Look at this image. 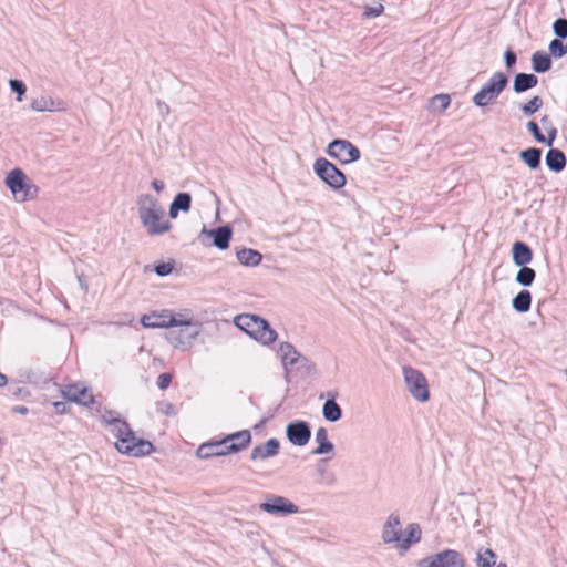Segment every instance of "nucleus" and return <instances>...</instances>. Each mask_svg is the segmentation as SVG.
Masks as SVG:
<instances>
[{
	"label": "nucleus",
	"instance_id": "1",
	"mask_svg": "<svg viewBox=\"0 0 567 567\" xmlns=\"http://www.w3.org/2000/svg\"><path fill=\"white\" fill-rule=\"evenodd\" d=\"M106 423L111 426V432L116 439L115 449L118 453L131 457H143L154 452L153 443L137 436L126 421L112 419Z\"/></svg>",
	"mask_w": 567,
	"mask_h": 567
},
{
	"label": "nucleus",
	"instance_id": "2",
	"mask_svg": "<svg viewBox=\"0 0 567 567\" xmlns=\"http://www.w3.org/2000/svg\"><path fill=\"white\" fill-rule=\"evenodd\" d=\"M422 530L419 524H409L402 534L400 518L396 514H391L384 524L382 538L384 543H395L396 547L406 551L411 545L421 540Z\"/></svg>",
	"mask_w": 567,
	"mask_h": 567
},
{
	"label": "nucleus",
	"instance_id": "3",
	"mask_svg": "<svg viewBox=\"0 0 567 567\" xmlns=\"http://www.w3.org/2000/svg\"><path fill=\"white\" fill-rule=\"evenodd\" d=\"M138 216L150 235H161L171 229V224L165 218V212L150 195L140 199Z\"/></svg>",
	"mask_w": 567,
	"mask_h": 567
},
{
	"label": "nucleus",
	"instance_id": "4",
	"mask_svg": "<svg viewBox=\"0 0 567 567\" xmlns=\"http://www.w3.org/2000/svg\"><path fill=\"white\" fill-rule=\"evenodd\" d=\"M236 326L254 338L256 341L268 346L276 341L277 332L269 323L255 315L244 313L235 318Z\"/></svg>",
	"mask_w": 567,
	"mask_h": 567
},
{
	"label": "nucleus",
	"instance_id": "5",
	"mask_svg": "<svg viewBox=\"0 0 567 567\" xmlns=\"http://www.w3.org/2000/svg\"><path fill=\"white\" fill-rule=\"evenodd\" d=\"M141 324L147 329L190 326L192 319L184 315H174L172 310L151 311L141 317Z\"/></svg>",
	"mask_w": 567,
	"mask_h": 567
},
{
	"label": "nucleus",
	"instance_id": "6",
	"mask_svg": "<svg viewBox=\"0 0 567 567\" xmlns=\"http://www.w3.org/2000/svg\"><path fill=\"white\" fill-rule=\"evenodd\" d=\"M6 185L17 202L33 199L39 192V188L28 179L20 168H14L7 175Z\"/></svg>",
	"mask_w": 567,
	"mask_h": 567
},
{
	"label": "nucleus",
	"instance_id": "7",
	"mask_svg": "<svg viewBox=\"0 0 567 567\" xmlns=\"http://www.w3.org/2000/svg\"><path fill=\"white\" fill-rule=\"evenodd\" d=\"M507 78L503 72H496L487 83L473 96V102L477 106H486L493 103L507 85Z\"/></svg>",
	"mask_w": 567,
	"mask_h": 567
},
{
	"label": "nucleus",
	"instance_id": "8",
	"mask_svg": "<svg viewBox=\"0 0 567 567\" xmlns=\"http://www.w3.org/2000/svg\"><path fill=\"white\" fill-rule=\"evenodd\" d=\"M403 375L412 396L420 402L429 401L430 391L424 374L414 368L406 367L403 369Z\"/></svg>",
	"mask_w": 567,
	"mask_h": 567
},
{
	"label": "nucleus",
	"instance_id": "9",
	"mask_svg": "<svg viewBox=\"0 0 567 567\" xmlns=\"http://www.w3.org/2000/svg\"><path fill=\"white\" fill-rule=\"evenodd\" d=\"M315 171L317 175L332 188L339 189L346 184L344 174L326 158L316 161Z\"/></svg>",
	"mask_w": 567,
	"mask_h": 567
},
{
	"label": "nucleus",
	"instance_id": "10",
	"mask_svg": "<svg viewBox=\"0 0 567 567\" xmlns=\"http://www.w3.org/2000/svg\"><path fill=\"white\" fill-rule=\"evenodd\" d=\"M328 154L342 164L352 163L360 157L359 148L347 140L331 142L328 146Z\"/></svg>",
	"mask_w": 567,
	"mask_h": 567
},
{
	"label": "nucleus",
	"instance_id": "11",
	"mask_svg": "<svg viewBox=\"0 0 567 567\" xmlns=\"http://www.w3.org/2000/svg\"><path fill=\"white\" fill-rule=\"evenodd\" d=\"M62 396L70 401L82 405H91L94 402V396L89 388L81 383H73L64 385L61 390Z\"/></svg>",
	"mask_w": 567,
	"mask_h": 567
},
{
	"label": "nucleus",
	"instance_id": "12",
	"mask_svg": "<svg viewBox=\"0 0 567 567\" xmlns=\"http://www.w3.org/2000/svg\"><path fill=\"white\" fill-rule=\"evenodd\" d=\"M419 565L421 567H464V559L455 550H445L431 559L421 560Z\"/></svg>",
	"mask_w": 567,
	"mask_h": 567
},
{
	"label": "nucleus",
	"instance_id": "13",
	"mask_svg": "<svg viewBox=\"0 0 567 567\" xmlns=\"http://www.w3.org/2000/svg\"><path fill=\"white\" fill-rule=\"evenodd\" d=\"M260 509L269 514H295L298 512V507L289 499L282 496L271 495L267 502L260 504Z\"/></svg>",
	"mask_w": 567,
	"mask_h": 567
},
{
	"label": "nucleus",
	"instance_id": "14",
	"mask_svg": "<svg viewBox=\"0 0 567 567\" xmlns=\"http://www.w3.org/2000/svg\"><path fill=\"white\" fill-rule=\"evenodd\" d=\"M229 454H231V452L228 450L225 439L204 442L196 451L197 457L205 460L216 456H226Z\"/></svg>",
	"mask_w": 567,
	"mask_h": 567
},
{
	"label": "nucleus",
	"instance_id": "15",
	"mask_svg": "<svg viewBox=\"0 0 567 567\" xmlns=\"http://www.w3.org/2000/svg\"><path fill=\"white\" fill-rule=\"evenodd\" d=\"M286 433L288 440L297 446L306 445L311 437L310 427L305 421L289 423Z\"/></svg>",
	"mask_w": 567,
	"mask_h": 567
},
{
	"label": "nucleus",
	"instance_id": "16",
	"mask_svg": "<svg viewBox=\"0 0 567 567\" xmlns=\"http://www.w3.org/2000/svg\"><path fill=\"white\" fill-rule=\"evenodd\" d=\"M280 442L272 437L262 444L256 445L250 453V460L256 461H265L267 458L274 457L279 453Z\"/></svg>",
	"mask_w": 567,
	"mask_h": 567
},
{
	"label": "nucleus",
	"instance_id": "17",
	"mask_svg": "<svg viewBox=\"0 0 567 567\" xmlns=\"http://www.w3.org/2000/svg\"><path fill=\"white\" fill-rule=\"evenodd\" d=\"M231 454L247 449L251 443V433L249 430H241L224 437Z\"/></svg>",
	"mask_w": 567,
	"mask_h": 567
},
{
	"label": "nucleus",
	"instance_id": "18",
	"mask_svg": "<svg viewBox=\"0 0 567 567\" xmlns=\"http://www.w3.org/2000/svg\"><path fill=\"white\" fill-rule=\"evenodd\" d=\"M277 354L286 369L295 365L300 358V353L289 342H281L279 344Z\"/></svg>",
	"mask_w": 567,
	"mask_h": 567
},
{
	"label": "nucleus",
	"instance_id": "19",
	"mask_svg": "<svg viewBox=\"0 0 567 567\" xmlns=\"http://www.w3.org/2000/svg\"><path fill=\"white\" fill-rule=\"evenodd\" d=\"M513 260L517 266H526L533 260L532 249L522 241H516L512 247Z\"/></svg>",
	"mask_w": 567,
	"mask_h": 567
},
{
	"label": "nucleus",
	"instance_id": "20",
	"mask_svg": "<svg viewBox=\"0 0 567 567\" xmlns=\"http://www.w3.org/2000/svg\"><path fill=\"white\" fill-rule=\"evenodd\" d=\"M208 235L213 237L214 245L224 250L229 247V241L231 239L233 231L230 227L223 226L217 229H213L208 231Z\"/></svg>",
	"mask_w": 567,
	"mask_h": 567
},
{
	"label": "nucleus",
	"instance_id": "21",
	"mask_svg": "<svg viewBox=\"0 0 567 567\" xmlns=\"http://www.w3.org/2000/svg\"><path fill=\"white\" fill-rule=\"evenodd\" d=\"M547 166L555 172H560L566 166V156L558 148H550L546 155Z\"/></svg>",
	"mask_w": 567,
	"mask_h": 567
},
{
	"label": "nucleus",
	"instance_id": "22",
	"mask_svg": "<svg viewBox=\"0 0 567 567\" xmlns=\"http://www.w3.org/2000/svg\"><path fill=\"white\" fill-rule=\"evenodd\" d=\"M538 79L534 74L518 73L514 80V90L517 93L525 92L537 85Z\"/></svg>",
	"mask_w": 567,
	"mask_h": 567
},
{
	"label": "nucleus",
	"instance_id": "23",
	"mask_svg": "<svg viewBox=\"0 0 567 567\" xmlns=\"http://www.w3.org/2000/svg\"><path fill=\"white\" fill-rule=\"evenodd\" d=\"M190 196L186 193H179L174 198L169 207V215L172 218L177 216L179 209L187 212L190 207Z\"/></svg>",
	"mask_w": 567,
	"mask_h": 567
},
{
	"label": "nucleus",
	"instance_id": "24",
	"mask_svg": "<svg viewBox=\"0 0 567 567\" xmlns=\"http://www.w3.org/2000/svg\"><path fill=\"white\" fill-rule=\"evenodd\" d=\"M316 441L318 447L313 451L315 454H327L333 450L332 443L328 439V432L324 427H320L316 432Z\"/></svg>",
	"mask_w": 567,
	"mask_h": 567
},
{
	"label": "nucleus",
	"instance_id": "25",
	"mask_svg": "<svg viewBox=\"0 0 567 567\" xmlns=\"http://www.w3.org/2000/svg\"><path fill=\"white\" fill-rule=\"evenodd\" d=\"M532 63L533 69L539 73L548 71L551 66L550 56L542 51H537L533 54Z\"/></svg>",
	"mask_w": 567,
	"mask_h": 567
},
{
	"label": "nucleus",
	"instance_id": "26",
	"mask_svg": "<svg viewBox=\"0 0 567 567\" xmlns=\"http://www.w3.org/2000/svg\"><path fill=\"white\" fill-rule=\"evenodd\" d=\"M476 564L478 567H496L498 565L497 556L491 548L480 549Z\"/></svg>",
	"mask_w": 567,
	"mask_h": 567
},
{
	"label": "nucleus",
	"instance_id": "27",
	"mask_svg": "<svg viewBox=\"0 0 567 567\" xmlns=\"http://www.w3.org/2000/svg\"><path fill=\"white\" fill-rule=\"evenodd\" d=\"M237 258L245 266H256L261 261V255L258 251L246 248L237 252Z\"/></svg>",
	"mask_w": 567,
	"mask_h": 567
},
{
	"label": "nucleus",
	"instance_id": "28",
	"mask_svg": "<svg viewBox=\"0 0 567 567\" xmlns=\"http://www.w3.org/2000/svg\"><path fill=\"white\" fill-rule=\"evenodd\" d=\"M532 295L528 290H522L513 299V307L518 312H526L530 309Z\"/></svg>",
	"mask_w": 567,
	"mask_h": 567
},
{
	"label": "nucleus",
	"instance_id": "29",
	"mask_svg": "<svg viewBox=\"0 0 567 567\" xmlns=\"http://www.w3.org/2000/svg\"><path fill=\"white\" fill-rule=\"evenodd\" d=\"M322 412H323L324 419L330 422H336V421L340 420V417L342 415L341 409L334 400H328L323 404Z\"/></svg>",
	"mask_w": 567,
	"mask_h": 567
},
{
	"label": "nucleus",
	"instance_id": "30",
	"mask_svg": "<svg viewBox=\"0 0 567 567\" xmlns=\"http://www.w3.org/2000/svg\"><path fill=\"white\" fill-rule=\"evenodd\" d=\"M540 151L535 147L527 148L520 153V157L532 169L539 166L540 163Z\"/></svg>",
	"mask_w": 567,
	"mask_h": 567
},
{
	"label": "nucleus",
	"instance_id": "31",
	"mask_svg": "<svg viewBox=\"0 0 567 567\" xmlns=\"http://www.w3.org/2000/svg\"><path fill=\"white\" fill-rule=\"evenodd\" d=\"M31 107L38 112H53L56 110L54 101L44 96L34 99L31 103Z\"/></svg>",
	"mask_w": 567,
	"mask_h": 567
},
{
	"label": "nucleus",
	"instance_id": "32",
	"mask_svg": "<svg viewBox=\"0 0 567 567\" xmlns=\"http://www.w3.org/2000/svg\"><path fill=\"white\" fill-rule=\"evenodd\" d=\"M540 122H542V125L544 127V130L546 131L547 135H546V144L548 146H551L556 136H557V128L555 127V125L553 124L550 117L548 115H544L542 118H540Z\"/></svg>",
	"mask_w": 567,
	"mask_h": 567
},
{
	"label": "nucleus",
	"instance_id": "33",
	"mask_svg": "<svg viewBox=\"0 0 567 567\" xmlns=\"http://www.w3.org/2000/svg\"><path fill=\"white\" fill-rule=\"evenodd\" d=\"M522 268L516 275V280L523 286H530L535 280L536 272L534 269L527 266H520Z\"/></svg>",
	"mask_w": 567,
	"mask_h": 567
},
{
	"label": "nucleus",
	"instance_id": "34",
	"mask_svg": "<svg viewBox=\"0 0 567 567\" xmlns=\"http://www.w3.org/2000/svg\"><path fill=\"white\" fill-rule=\"evenodd\" d=\"M544 101L540 96L536 95L533 99H530L527 103L523 104L520 110L526 115H532L536 113L540 107L543 106Z\"/></svg>",
	"mask_w": 567,
	"mask_h": 567
},
{
	"label": "nucleus",
	"instance_id": "35",
	"mask_svg": "<svg viewBox=\"0 0 567 567\" xmlns=\"http://www.w3.org/2000/svg\"><path fill=\"white\" fill-rule=\"evenodd\" d=\"M549 51L554 58H561L567 53V45L563 41L555 39L549 43Z\"/></svg>",
	"mask_w": 567,
	"mask_h": 567
},
{
	"label": "nucleus",
	"instance_id": "36",
	"mask_svg": "<svg viewBox=\"0 0 567 567\" xmlns=\"http://www.w3.org/2000/svg\"><path fill=\"white\" fill-rule=\"evenodd\" d=\"M431 103L433 105L439 103L437 110L440 112H443L450 106L451 97L449 94H445V93L436 94L432 97Z\"/></svg>",
	"mask_w": 567,
	"mask_h": 567
},
{
	"label": "nucleus",
	"instance_id": "37",
	"mask_svg": "<svg viewBox=\"0 0 567 567\" xmlns=\"http://www.w3.org/2000/svg\"><path fill=\"white\" fill-rule=\"evenodd\" d=\"M527 130L532 133L537 142L546 143V136L540 132L539 126L535 121L527 123Z\"/></svg>",
	"mask_w": 567,
	"mask_h": 567
},
{
	"label": "nucleus",
	"instance_id": "38",
	"mask_svg": "<svg viewBox=\"0 0 567 567\" xmlns=\"http://www.w3.org/2000/svg\"><path fill=\"white\" fill-rule=\"evenodd\" d=\"M554 32L559 38H566L567 37V20L566 19H558L554 22Z\"/></svg>",
	"mask_w": 567,
	"mask_h": 567
},
{
	"label": "nucleus",
	"instance_id": "39",
	"mask_svg": "<svg viewBox=\"0 0 567 567\" xmlns=\"http://www.w3.org/2000/svg\"><path fill=\"white\" fill-rule=\"evenodd\" d=\"M10 86H11L12 91L18 93L17 100L22 101V96L25 93V85L19 80H11Z\"/></svg>",
	"mask_w": 567,
	"mask_h": 567
},
{
	"label": "nucleus",
	"instance_id": "40",
	"mask_svg": "<svg viewBox=\"0 0 567 567\" xmlns=\"http://www.w3.org/2000/svg\"><path fill=\"white\" fill-rule=\"evenodd\" d=\"M171 382H172V374L171 373H162L158 375L156 383L161 390H165L169 386Z\"/></svg>",
	"mask_w": 567,
	"mask_h": 567
},
{
	"label": "nucleus",
	"instance_id": "41",
	"mask_svg": "<svg viewBox=\"0 0 567 567\" xmlns=\"http://www.w3.org/2000/svg\"><path fill=\"white\" fill-rule=\"evenodd\" d=\"M384 11V7L383 4L379 3L377 7L374 8H367L363 16L365 18H370V17H379L380 14H382Z\"/></svg>",
	"mask_w": 567,
	"mask_h": 567
},
{
	"label": "nucleus",
	"instance_id": "42",
	"mask_svg": "<svg viewBox=\"0 0 567 567\" xmlns=\"http://www.w3.org/2000/svg\"><path fill=\"white\" fill-rule=\"evenodd\" d=\"M173 267L169 264H161L156 266L155 271L159 276H166L172 271Z\"/></svg>",
	"mask_w": 567,
	"mask_h": 567
},
{
	"label": "nucleus",
	"instance_id": "43",
	"mask_svg": "<svg viewBox=\"0 0 567 567\" xmlns=\"http://www.w3.org/2000/svg\"><path fill=\"white\" fill-rule=\"evenodd\" d=\"M505 62L507 68H512L516 63V55L512 50L505 52Z\"/></svg>",
	"mask_w": 567,
	"mask_h": 567
},
{
	"label": "nucleus",
	"instance_id": "44",
	"mask_svg": "<svg viewBox=\"0 0 567 567\" xmlns=\"http://www.w3.org/2000/svg\"><path fill=\"white\" fill-rule=\"evenodd\" d=\"M152 185L157 192H161L163 189V184L159 181H154Z\"/></svg>",
	"mask_w": 567,
	"mask_h": 567
},
{
	"label": "nucleus",
	"instance_id": "45",
	"mask_svg": "<svg viewBox=\"0 0 567 567\" xmlns=\"http://www.w3.org/2000/svg\"><path fill=\"white\" fill-rule=\"evenodd\" d=\"M54 408L56 409L58 412H63L64 411V403L63 402H55L54 403Z\"/></svg>",
	"mask_w": 567,
	"mask_h": 567
},
{
	"label": "nucleus",
	"instance_id": "46",
	"mask_svg": "<svg viewBox=\"0 0 567 567\" xmlns=\"http://www.w3.org/2000/svg\"><path fill=\"white\" fill-rule=\"evenodd\" d=\"M8 383L7 377L0 372V388H3Z\"/></svg>",
	"mask_w": 567,
	"mask_h": 567
},
{
	"label": "nucleus",
	"instance_id": "47",
	"mask_svg": "<svg viewBox=\"0 0 567 567\" xmlns=\"http://www.w3.org/2000/svg\"><path fill=\"white\" fill-rule=\"evenodd\" d=\"M14 411L21 414L28 413V409L25 406L16 408Z\"/></svg>",
	"mask_w": 567,
	"mask_h": 567
},
{
	"label": "nucleus",
	"instance_id": "48",
	"mask_svg": "<svg viewBox=\"0 0 567 567\" xmlns=\"http://www.w3.org/2000/svg\"><path fill=\"white\" fill-rule=\"evenodd\" d=\"M496 567H507V565L505 563H498Z\"/></svg>",
	"mask_w": 567,
	"mask_h": 567
}]
</instances>
